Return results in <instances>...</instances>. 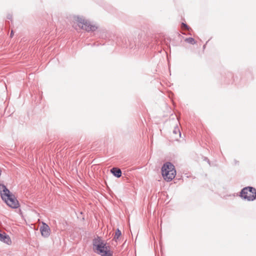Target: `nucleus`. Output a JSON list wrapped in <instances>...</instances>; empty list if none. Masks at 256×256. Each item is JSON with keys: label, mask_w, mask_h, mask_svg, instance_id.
<instances>
[{"label": "nucleus", "mask_w": 256, "mask_h": 256, "mask_svg": "<svg viewBox=\"0 0 256 256\" xmlns=\"http://www.w3.org/2000/svg\"><path fill=\"white\" fill-rule=\"evenodd\" d=\"M92 245L93 250L96 254L102 256H112V252L109 247L100 237L98 236L93 240Z\"/></svg>", "instance_id": "nucleus-1"}, {"label": "nucleus", "mask_w": 256, "mask_h": 256, "mask_svg": "<svg viewBox=\"0 0 256 256\" xmlns=\"http://www.w3.org/2000/svg\"><path fill=\"white\" fill-rule=\"evenodd\" d=\"M162 173L164 179L168 182L174 179L176 174L174 166L168 162L164 164L162 168Z\"/></svg>", "instance_id": "nucleus-2"}, {"label": "nucleus", "mask_w": 256, "mask_h": 256, "mask_svg": "<svg viewBox=\"0 0 256 256\" xmlns=\"http://www.w3.org/2000/svg\"><path fill=\"white\" fill-rule=\"evenodd\" d=\"M74 20L78 23L79 27L88 32H94L97 29V27L95 25L91 24L89 21L85 20L82 17L78 16H74Z\"/></svg>", "instance_id": "nucleus-3"}, {"label": "nucleus", "mask_w": 256, "mask_h": 256, "mask_svg": "<svg viewBox=\"0 0 256 256\" xmlns=\"http://www.w3.org/2000/svg\"><path fill=\"white\" fill-rule=\"evenodd\" d=\"M240 196L248 201L253 200L256 198V190L252 187L244 188L241 191Z\"/></svg>", "instance_id": "nucleus-4"}, {"label": "nucleus", "mask_w": 256, "mask_h": 256, "mask_svg": "<svg viewBox=\"0 0 256 256\" xmlns=\"http://www.w3.org/2000/svg\"><path fill=\"white\" fill-rule=\"evenodd\" d=\"M4 200L6 204L12 208H16L19 206V202L13 194L6 198Z\"/></svg>", "instance_id": "nucleus-5"}, {"label": "nucleus", "mask_w": 256, "mask_h": 256, "mask_svg": "<svg viewBox=\"0 0 256 256\" xmlns=\"http://www.w3.org/2000/svg\"><path fill=\"white\" fill-rule=\"evenodd\" d=\"M40 231L42 235L46 238L48 237L50 234V228L46 223L42 222V226L40 228Z\"/></svg>", "instance_id": "nucleus-6"}, {"label": "nucleus", "mask_w": 256, "mask_h": 256, "mask_svg": "<svg viewBox=\"0 0 256 256\" xmlns=\"http://www.w3.org/2000/svg\"><path fill=\"white\" fill-rule=\"evenodd\" d=\"M0 192L2 200H4L6 198L10 196L12 194L10 190L4 184H0Z\"/></svg>", "instance_id": "nucleus-7"}, {"label": "nucleus", "mask_w": 256, "mask_h": 256, "mask_svg": "<svg viewBox=\"0 0 256 256\" xmlns=\"http://www.w3.org/2000/svg\"><path fill=\"white\" fill-rule=\"evenodd\" d=\"M0 240L10 245L12 244L10 237L5 232H0Z\"/></svg>", "instance_id": "nucleus-8"}, {"label": "nucleus", "mask_w": 256, "mask_h": 256, "mask_svg": "<svg viewBox=\"0 0 256 256\" xmlns=\"http://www.w3.org/2000/svg\"><path fill=\"white\" fill-rule=\"evenodd\" d=\"M111 172L117 178H120L122 176V172L121 170L116 168H114L110 170Z\"/></svg>", "instance_id": "nucleus-9"}, {"label": "nucleus", "mask_w": 256, "mask_h": 256, "mask_svg": "<svg viewBox=\"0 0 256 256\" xmlns=\"http://www.w3.org/2000/svg\"><path fill=\"white\" fill-rule=\"evenodd\" d=\"M121 234V232L118 228L115 232L113 240H114L116 242H117Z\"/></svg>", "instance_id": "nucleus-10"}, {"label": "nucleus", "mask_w": 256, "mask_h": 256, "mask_svg": "<svg viewBox=\"0 0 256 256\" xmlns=\"http://www.w3.org/2000/svg\"><path fill=\"white\" fill-rule=\"evenodd\" d=\"M173 133L175 134H178L179 137L181 136V133L178 127H175L173 130Z\"/></svg>", "instance_id": "nucleus-11"}, {"label": "nucleus", "mask_w": 256, "mask_h": 256, "mask_svg": "<svg viewBox=\"0 0 256 256\" xmlns=\"http://www.w3.org/2000/svg\"><path fill=\"white\" fill-rule=\"evenodd\" d=\"M185 41L186 42H187L189 43V44H195V40H194L192 38H186V40H185Z\"/></svg>", "instance_id": "nucleus-12"}, {"label": "nucleus", "mask_w": 256, "mask_h": 256, "mask_svg": "<svg viewBox=\"0 0 256 256\" xmlns=\"http://www.w3.org/2000/svg\"><path fill=\"white\" fill-rule=\"evenodd\" d=\"M182 28H184L188 30H190V28L186 24H184V23H182Z\"/></svg>", "instance_id": "nucleus-13"}, {"label": "nucleus", "mask_w": 256, "mask_h": 256, "mask_svg": "<svg viewBox=\"0 0 256 256\" xmlns=\"http://www.w3.org/2000/svg\"><path fill=\"white\" fill-rule=\"evenodd\" d=\"M14 33H13V30H12L11 32V33H10V37H12V35H13Z\"/></svg>", "instance_id": "nucleus-14"}, {"label": "nucleus", "mask_w": 256, "mask_h": 256, "mask_svg": "<svg viewBox=\"0 0 256 256\" xmlns=\"http://www.w3.org/2000/svg\"><path fill=\"white\" fill-rule=\"evenodd\" d=\"M1 172H2V170H1V169L0 168V176L1 175Z\"/></svg>", "instance_id": "nucleus-15"}, {"label": "nucleus", "mask_w": 256, "mask_h": 256, "mask_svg": "<svg viewBox=\"0 0 256 256\" xmlns=\"http://www.w3.org/2000/svg\"><path fill=\"white\" fill-rule=\"evenodd\" d=\"M8 19H10V18H11V16H10V17H9V16H8Z\"/></svg>", "instance_id": "nucleus-16"}]
</instances>
